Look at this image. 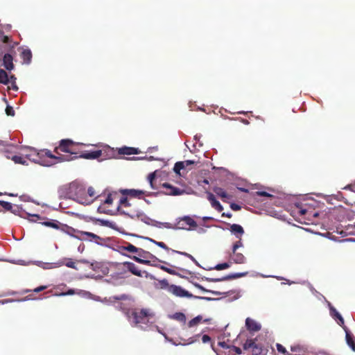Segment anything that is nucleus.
<instances>
[{"instance_id":"473e14b6","label":"nucleus","mask_w":355,"mask_h":355,"mask_svg":"<svg viewBox=\"0 0 355 355\" xmlns=\"http://www.w3.org/2000/svg\"><path fill=\"white\" fill-rule=\"evenodd\" d=\"M202 317L201 315H198V316L195 317L194 318H193L192 320H191L189 322V323H188L189 327H192L198 325L202 321Z\"/></svg>"},{"instance_id":"a18cd8bd","label":"nucleus","mask_w":355,"mask_h":355,"mask_svg":"<svg viewBox=\"0 0 355 355\" xmlns=\"http://www.w3.org/2000/svg\"><path fill=\"white\" fill-rule=\"evenodd\" d=\"M256 193L259 196L272 197L271 194L268 193L266 191H257Z\"/></svg>"},{"instance_id":"4468645a","label":"nucleus","mask_w":355,"mask_h":355,"mask_svg":"<svg viewBox=\"0 0 355 355\" xmlns=\"http://www.w3.org/2000/svg\"><path fill=\"white\" fill-rule=\"evenodd\" d=\"M121 265L124 268V270L130 272L132 274L137 277H142L141 270L134 263L130 261H125L122 263Z\"/></svg>"},{"instance_id":"3c124183","label":"nucleus","mask_w":355,"mask_h":355,"mask_svg":"<svg viewBox=\"0 0 355 355\" xmlns=\"http://www.w3.org/2000/svg\"><path fill=\"white\" fill-rule=\"evenodd\" d=\"M232 349L236 354H241L242 352L241 348L236 346H233Z\"/></svg>"},{"instance_id":"7ed1b4c3","label":"nucleus","mask_w":355,"mask_h":355,"mask_svg":"<svg viewBox=\"0 0 355 355\" xmlns=\"http://www.w3.org/2000/svg\"><path fill=\"white\" fill-rule=\"evenodd\" d=\"M17 44V42H13L10 37L4 35L3 32L0 31V55L4 53L3 65L8 71L14 69L12 53H15L14 49Z\"/></svg>"},{"instance_id":"a19ab883","label":"nucleus","mask_w":355,"mask_h":355,"mask_svg":"<svg viewBox=\"0 0 355 355\" xmlns=\"http://www.w3.org/2000/svg\"><path fill=\"white\" fill-rule=\"evenodd\" d=\"M64 264L68 268H71L73 269H77L76 267L75 262L73 261L71 259H67V261Z\"/></svg>"},{"instance_id":"9d476101","label":"nucleus","mask_w":355,"mask_h":355,"mask_svg":"<svg viewBox=\"0 0 355 355\" xmlns=\"http://www.w3.org/2000/svg\"><path fill=\"white\" fill-rule=\"evenodd\" d=\"M120 192L123 196H128L132 198H137L139 199L143 198L144 196H150V193L140 189H121Z\"/></svg>"},{"instance_id":"e433bc0d","label":"nucleus","mask_w":355,"mask_h":355,"mask_svg":"<svg viewBox=\"0 0 355 355\" xmlns=\"http://www.w3.org/2000/svg\"><path fill=\"white\" fill-rule=\"evenodd\" d=\"M276 347H277V351L279 352V353H282V354H284V355H291V354H289L287 350L286 349V348L281 344L279 343H277L276 345Z\"/></svg>"},{"instance_id":"412c9836","label":"nucleus","mask_w":355,"mask_h":355,"mask_svg":"<svg viewBox=\"0 0 355 355\" xmlns=\"http://www.w3.org/2000/svg\"><path fill=\"white\" fill-rule=\"evenodd\" d=\"M119 153L121 155H137L139 153V150L138 148H132V147H123L119 148Z\"/></svg>"},{"instance_id":"69168bd1","label":"nucleus","mask_w":355,"mask_h":355,"mask_svg":"<svg viewBox=\"0 0 355 355\" xmlns=\"http://www.w3.org/2000/svg\"><path fill=\"white\" fill-rule=\"evenodd\" d=\"M79 262L84 263H88L89 262L86 260H80Z\"/></svg>"},{"instance_id":"2f4dec72","label":"nucleus","mask_w":355,"mask_h":355,"mask_svg":"<svg viewBox=\"0 0 355 355\" xmlns=\"http://www.w3.org/2000/svg\"><path fill=\"white\" fill-rule=\"evenodd\" d=\"M171 318L183 323L186 322V316L183 313H175L171 316Z\"/></svg>"},{"instance_id":"a878e982","label":"nucleus","mask_w":355,"mask_h":355,"mask_svg":"<svg viewBox=\"0 0 355 355\" xmlns=\"http://www.w3.org/2000/svg\"><path fill=\"white\" fill-rule=\"evenodd\" d=\"M213 191L218 196L220 197L223 200L225 198H230V196L221 187H215L213 188Z\"/></svg>"},{"instance_id":"f8f14e48","label":"nucleus","mask_w":355,"mask_h":355,"mask_svg":"<svg viewBox=\"0 0 355 355\" xmlns=\"http://www.w3.org/2000/svg\"><path fill=\"white\" fill-rule=\"evenodd\" d=\"M244 349H252V355H259L262 352V346L255 343L254 340L249 339L243 345Z\"/></svg>"},{"instance_id":"09e8293b","label":"nucleus","mask_w":355,"mask_h":355,"mask_svg":"<svg viewBox=\"0 0 355 355\" xmlns=\"http://www.w3.org/2000/svg\"><path fill=\"white\" fill-rule=\"evenodd\" d=\"M211 339L210 336L208 335H203L202 337V341L204 343H209V342H211Z\"/></svg>"},{"instance_id":"20e7f679","label":"nucleus","mask_w":355,"mask_h":355,"mask_svg":"<svg viewBox=\"0 0 355 355\" xmlns=\"http://www.w3.org/2000/svg\"><path fill=\"white\" fill-rule=\"evenodd\" d=\"M119 198V194L116 191L109 193L105 200L101 199L103 202L98 207V212L108 215H114L120 211V205L114 203V200Z\"/></svg>"},{"instance_id":"dca6fc26","label":"nucleus","mask_w":355,"mask_h":355,"mask_svg":"<svg viewBox=\"0 0 355 355\" xmlns=\"http://www.w3.org/2000/svg\"><path fill=\"white\" fill-rule=\"evenodd\" d=\"M207 200L210 202L211 207L219 212L222 211L223 207L220 205V203L216 199L214 195L209 191H207Z\"/></svg>"},{"instance_id":"c9c22d12","label":"nucleus","mask_w":355,"mask_h":355,"mask_svg":"<svg viewBox=\"0 0 355 355\" xmlns=\"http://www.w3.org/2000/svg\"><path fill=\"white\" fill-rule=\"evenodd\" d=\"M150 241L153 242L157 246H159L167 251L171 250V249H170L164 242L156 241L153 239H150Z\"/></svg>"},{"instance_id":"cd10ccee","label":"nucleus","mask_w":355,"mask_h":355,"mask_svg":"<svg viewBox=\"0 0 355 355\" xmlns=\"http://www.w3.org/2000/svg\"><path fill=\"white\" fill-rule=\"evenodd\" d=\"M117 205H120V209L123 208H128L130 207V203L128 200L127 197H121L117 202Z\"/></svg>"},{"instance_id":"72a5a7b5","label":"nucleus","mask_w":355,"mask_h":355,"mask_svg":"<svg viewBox=\"0 0 355 355\" xmlns=\"http://www.w3.org/2000/svg\"><path fill=\"white\" fill-rule=\"evenodd\" d=\"M125 245H126V251H128V252H130V253H133V254L137 253L138 248L135 247V245H133L132 244H131L130 243H128V242H125Z\"/></svg>"},{"instance_id":"f704fd0d","label":"nucleus","mask_w":355,"mask_h":355,"mask_svg":"<svg viewBox=\"0 0 355 355\" xmlns=\"http://www.w3.org/2000/svg\"><path fill=\"white\" fill-rule=\"evenodd\" d=\"M162 270L168 272L170 275H180L178 272H177L174 269L166 267L164 266H160L159 267Z\"/></svg>"},{"instance_id":"ea45409f","label":"nucleus","mask_w":355,"mask_h":355,"mask_svg":"<svg viewBox=\"0 0 355 355\" xmlns=\"http://www.w3.org/2000/svg\"><path fill=\"white\" fill-rule=\"evenodd\" d=\"M12 147V145L8 144L7 142L0 140V150H3L6 148H11Z\"/></svg>"},{"instance_id":"5701e85b","label":"nucleus","mask_w":355,"mask_h":355,"mask_svg":"<svg viewBox=\"0 0 355 355\" xmlns=\"http://www.w3.org/2000/svg\"><path fill=\"white\" fill-rule=\"evenodd\" d=\"M331 313L334 318L335 320H338V324L344 329H347V327L345 326L344 319L342 315L335 309H331Z\"/></svg>"},{"instance_id":"2eb2a0df","label":"nucleus","mask_w":355,"mask_h":355,"mask_svg":"<svg viewBox=\"0 0 355 355\" xmlns=\"http://www.w3.org/2000/svg\"><path fill=\"white\" fill-rule=\"evenodd\" d=\"M245 327L250 332L259 331L261 328V325L259 323L251 319L250 318H246Z\"/></svg>"},{"instance_id":"6e6552de","label":"nucleus","mask_w":355,"mask_h":355,"mask_svg":"<svg viewBox=\"0 0 355 355\" xmlns=\"http://www.w3.org/2000/svg\"><path fill=\"white\" fill-rule=\"evenodd\" d=\"M168 291L176 297H188L191 298L193 297V295L189 293L187 291L184 290L180 286H177L175 284H171L168 286Z\"/></svg>"},{"instance_id":"39448f33","label":"nucleus","mask_w":355,"mask_h":355,"mask_svg":"<svg viewBox=\"0 0 355 355\" xmlns=\"http://www.w3.org/2000/svg\"><path fill=\"white\" fill-rule=\"evenodd\" d=\"M68 197L83 205H89L93 200L87 197L85 188L76 182H72L69 184Z\"/></svg>"},{"instance_id":"79ce46f5","label":"nucleus","mask_w":355,"mask_h":355,"mask_svg":"<svg viewBox=\"0 0 355 355\" xmlns=\"http://www.w3.org/2000/svg\"><path fill=\"white\" fill-rule=\"evenodd\" d=\"M6 113L8 116H13L15 115V111L12 107L8 105L6 108Z\"/></svg>"},{"instance_id":"864d4df0","label":"nucleus","mask_w":355,"mask_h":355,"mask_svg":"<svg viewBox=\"0 0 355 355\" xmlns=\"http://www.w3.org/2000/svg\"><path fill=\"white\" fill-rule=\"evenodd\" d=\"M199 336H200V334H197V335H196L195 337L190 338L189 339V344H191V343H193L194 342H196L197 340V338H198Z\"/></svg>"},{"instance_id":"6e6d98bb","label":"nucleus","mask_w":355,"mask_h":355,"mask_svg":"<svg viewBox=\"0 0 355 355\" xmlns=\"http://www.w3.org/2000/svg\"><path fill=\"white\" fill-rule=\"evenodd\" d=\"M161 284H162V286H167L168 288V286H170L168 284V281L166 279H163L162 281H161Z\"/></svg>"},{"instance_id":"e2e57ef3","label":"nucleus","mask_w":355,"mask_h":355,"mask_svg":"<svg viewBox=\"0 0 355 355\" xmlns=\"http://www.w3.org/2000/svg\"><path fill=\"white\" fill-rule=\"evenodd\" d=\"M189 259H191L192 261L196 262V260L195 259V258L191 255V254H189Z\"/></svg>"},{"instance_id":"b1692460","label":"nucleus","mask_w":355,"mask_h":355,"mask_svg":"<svg viewBox=\"0 0 355 355\" xmlns=\"http://www.w3.org/2000/svg\"><path fill=\"white\" fill-rule=\"evenodd\" d=\"M231 259L236 263L241 264L245 261V257L243 254L232 251V255Z\"/></svg>"},{"instance_id":"aec40b11","label":"nucleus","mask_w":355,"mask_h":355,"mask_svg":"<svg viewBox=\"0 0 355 355\" xmlns=\"http://www.w3.org/2000/svg\"><path fill=\"white\" fill-rule=\"evenodd\" d=\"M230 232L234 234L239 239H241V236L244 234V230L240 225L232 224L230 225Z\"/></svg>"},{"instance_id":"c756f323","label":"nucleus","mask_w":355,"mask_h":355,"mask_svg":"<svg viewBox=\"0 0 355 355\" xmlns=\"http://www.w3.org/2000/svg\"><path fill=\"white\" fill-rule=\"evenodd\" d=\"M8 83L9 79L7 72L3 69H0V83L7 85Z\"/></svg>"},{"instance_id":"f03ea898","label":"nucleus","mask_w":355,"mask_h":355,"mask_svg":"<svg viewBox=\"0 0 355 355\" xmlns=\"http://www.w3.org/2000/svg\"><path fill=\"white\" fill-rule=\"evenodd\" d=\"M23 155L30 161L44 166H51L67 159L63 157L55 156L48 149L38 150L32 147H26Z\"/></svg>"},{"instance_id":"393cba45","label":"nucleus","mask_w":355,"mask_h":355,"mask_svg":"<svg viewBox=\"0 0 355 355\" xmlns=\"http://www.w3.org/2000/svg\"><path fill=\"white\" fill-rule=\"evenodd\" d=\"M59 230L67 233L68 234L72 235L75 232H80V231H78L76 229L61 223Z\"/></svg>"},{"instance_id":"7c9ffc66","label":"nucleus","mask_w":355,"mask_h":355,"mask_svg":"<svg viewBox=\"0 0 355 355\" xmlns=\"http://www.w3.org/2000/svg\"><path fill=\"white\" fill-rule=\"evenodd\" d=\"M11 159L15 163V164H20L22 165H27L26 160L25 158L22 156L19 155H12L11 157Z\"/></svg>"},{"instance_id":"49530a36","label":"nucleus","mask_w":355,"mask_h":355,"mask_svg":"<svg viewBox=\"0 0 355 355\" xmlns=\"http://www.w3.org/2000/svg\"><path fill=\"white\" fill-rule=\"evenodd\" d=\"M46 288H47V286H40L39 287L34 288L33 290V291L35 293H39V292L42 291Z\"/></svg>"},{"instance_id":"f257e3e1","label":"nucleus","mask_w":355,"mask_h":355,"mask_svg":"<svg viewBox=\"0 0 355 355\" xmlns=\"http://www.w3.org/2000/svg\"><path fill=\"white\" fill-rule=\"evenodd\" d=\"M77 145L72 140L66 139H62L60 144L54 149L55 156H60L67 158L63 162H69L76 158L80 157L87 159H94L98 158L102 155V150H97L94 151H81L76 149Z\"/></svg>"},{"instance_id":"37998d69","label":"nucleus","mask_w":355,"mask_h":355,"mask_svg":"<svg viewBox=\"0 0 355 355\" xmlns=\"http://www.w3.org/2000/svg\"><path fill=\"white\" fill-rule=\"evenodd\" d=\"M243 246V243L241 241V239H239L238 241H236L234 245H233V247H232V251H236V250L239 248H241Z\"/></svg>"},{"instance_id":"8fccbe9b","label":"nucleus","mask_w":355,"mask_h":355,"mask_svg":"<svg viewBox=\"0 0 355 355\" xmlns=\"http://www.w3.org/2000/svg\"><path fill=\"white\" fill-rule=\"evenodd\" d=\"M74 293H75L74 290L69 289L66 293H60V295H73Z\"/></svg>"},{"instance_id":"4be33fe9","label":"nucleus","mask_w":355,"mask_h":355,"mask_svg":"<svg viewBox=\"0 0 355 355\" xmlns=\"http://www.w3.org/2000/svg\"><path fill=\"white\" fill-rule=\"evenodd\" d=\"M21 58L23 60V63L30 64L32 59V53L30 49H23L21 54Z\"/></svg>"},{"instance_id":"603ef678","label":"nucleus","mask_w":355,"mask_h":355,"mask_svg":"<svg viewBox=\"0 0 355 355\" xmlns=\"http://www.w3.org/2000/svg\"><path fill=\"white\" fill-rule=\"evenodd\" d=\"M171 251H172L173 252H174V253H178V254H182V255H184V256H185V257H189V255L190 254H188V253H187V252H180V251L175 250H171Z\"/></svg>"},{"instance_id":"c85d7f7f","label":"nucleus","mask_w":355,"mask_h":355,"mask_svg":"<svg viewBox=\"0 0 355 355\" xmlns=\"http://www.w3.org/2000/svg\"><path fill=\"white\" fill-rule=\"evenodd\" d=\"M346 331V340L349 347L352 348V349L355 350V340L354 338L349 334L347 331V328L345 329Z\"/></svg>"},{"instance_id":"13d9d810","label":"nucleus","mask_w":355,"mask_h":355,"mask_svg":"<svg viewBox=\"0 0 355 355\" xmlns=\"http://www.w3.org/2000/svg\"><path fill=\"white\" fill-rule=\"evenodd\" d=\"M222 216L227 217V218H231L232 216V215L231 213H223Z\"/></svg>"},{"instance_id":"4d7b16f0","label":"nucleus","mask_w":355,"mask_h":355,"mask_svg":"<svg viewBox=\"0 0 355 355\" xmlns=\"http://www.w3.org/2000/svg\"><path fill=\"white\" fill-rule=\"evenodd\" d=\"M291 351L292 352H300V347H291Z\"/></svg>"},{"instance_id":"4c0bfd02","label":"nucleus","mask_w":355,"mask_h":355,"mask_svg":"<svg viewBox=\"0 0 355 355\" xmlns=\"http://www.w3.org/2000/svg\"><path fill=\"white\" fill-rule=\"evenodd\" d=\"M116 250L119 253H121V254H123L124 256H127L128 257H131L130 256L127 255L126 254L124 253V251H126V245H125V243L124 245H118L116 246Z\"/></svg>"},{"instance_id":"bf43d9fd","label":"nucleus","mask_w":355,"mask_h":355,"mask_svg":"<svg viewBox=\"0 0 355 355\" xmlns=\"http://www.w3.org/2000/svg\"><path fill=\"white\" fill-rule=\"evenodd\" d=\"M299 213L300 214L301 216H304L306 214V209H300L299 210Z\"/></svg>"},{"instance_id":"58836bf2","label":"nucleus","mask_w":355,"mask_h":355,"mask_svg":"<svg viewBox=\"0 0 355 355\" xmlns=\"http://www.w3.org/2000/svg\"><path fill=\"white\" fill-rule=\"evenodd\" d=\"M230 266V263H223L217 264L214 267V269H216L217 270H223V269L228 268Z\"/></svg>"},{"instance_id":"052dcab7","label":"nucleus","mask_w":355,"mask_h":355,"mask_svg":"<svg viewBox=\"0 0 355 355\" xmlns=\"http://www.w3.org/2000/svg\"><path fill=\"white\" fill-rule=\"evenodd\" d=\"M194 286H195L196 288H199V289H201V290H202V291H205V288H203L200 284H199L196 283V284H194Z\"/></svg>"},{"instance_id":"a211bd4d","label":"nucleus","mask_w":355,"mask_h":355,"mask_svg":"<svg viewBox=\"0 0 355 355\" xmlns=\"http://www.w3.org/2000/svg\"><path fill=\"white\" fill-rule=\"evenodd\" d=\"M195 164V162L193 160H186L183 162H178L175 164L173 170L177 174H180V171L182 169L185 168L186 167Z\"/></svg>"},{"instance_id":"338daca9","label":"nucleus","mask_w":355,"mask_h":355,"mask_svg":"<svg viewBox=\"0 0 355 355\" xmlns=\"http://www.w3.org/2000/svg\"><path fill=\"white\" fill-rule=\"evenodd\" d=\"M31 291H32V290L26 289V290L23 291V292H22V293H28V292H31Z\"/></svg>"},{"instance_id":"ddd939ff","label":"nucleus","mask_w":355,"mask_h":355,"mask_svg":"<svg viewBox=\"0 0 355 355\" xmlns=\"http://www.w3.org/2000/svg\"><path fill=\"white\" fill-rule=\"evenodd\" d=\"M247 275V272H239V273H233L230 274L224 277H222L220 278H207V280L208 282H223V281H227L233 279H237L242 277H244Z\"/></svg>"},{"instance_id":"1a4fd4ad","label":"nucleus","mask_w":355,"mask_h":355,"mask_svg":"<svg viewBox=\"0 0 355 355\" xmlns=\"http://www.w3.org/2000/svg\"><path fill=\"white\" fill-rule=\"evenodd\" d=\"M162 187L165 189L164 193L168 196H180L185 193V190L173 187L171 184L164 182Z\"/></svg>"},{"instance_id":"423d86ee","label":"nucleus","mask_w":355,"mask_h":355,"mask_svg":"<svg viewBox=\"0 0 355 355\" xmlns=\"http://www.w3.org/2000/svg\"><path fill=\"white\" fill-rule=\"evenodd\" d=\"M153 314L150 309H135L128 311V318L132 319L135 324H147L149 322L150 318L153 317Z\"/></svg>"},{"instance_id":"0e129e2a","label":"nucleus","mask_w":355,"mask_h":355,"mask_svg":"<svg viewBox=\"0 0 355 355\" xmlns=\"http://www.w3.org/2000/svg\"><path fill=\"white\" fill-rule=\"evenodd\" d=\"M33 217H35V218H36L37 219H40V218H41V217H40L39 215H37V214L33 215Z\"/></svg>"},{"instance_id":"9b49d317","label":"nucleus","mask_w":355,"mask_h":355,"mask_svg":"<svg viewBox=\"0 0 355 355\" xmlns=\"http://www.w3.org/2000/svg\"><path fill=\"white\" fill-rule=\"evenodd\" d=\"M135 254L137 256H133L131 257L130 258H132L134 261H137V263L144 264L149 263V261L145 260L144 259L150 258L152 256V254L149 252H147L143 250L142 248H139L137 249V253Z\"/></svg>"},{"instance_id":"de8ad7c7","label":"nucleus","mask_w":355,"mask_h":355,"mask_svg":"<svg viewBox=\"0 0 355 355\" xmlns=\"http://www.w3.org/2000/svg\"><path fill=\"white\" fill-rule=\"evenodd\" d=\"M230 207L234 211H239L241 208L240 205H237L236 203H231Z\"/></svg>"},{"instance_id":"f3484780","label":"nucleus","mask_w":355,"mask_h":355,"mask_svg":"<svg viewBox=\"0 0 355 355\" xmlns=\"http://www.w3.org/2000/svg\"><path fill=\"white\" fill-rule=\"evenodd\" d=\"M80 233L82 235L87 236L89 238L90 241H94L96 243H97L98 245H103L106 241V240L105 239L101 238L99 236H98L94 233H92V232H80Z\"/></svg>"},{"instance_id":"0eeeda50","label":"nucleus","mask_w":355,"mask_h":355,"mask_svg":"<svg viewBox=\"0 0 355 355\" xmlns=\"http://www.w3.org/2000/svg\"><path fill=\"white\" fill-rule=\"evenodd\" d=\"M197 223L190 216H184L177 222L175 227L180 230H189L197 227Z\"/></svg>"},{"instance_id":"bb28decb","label":"nucleus","mask_w":355,"mask_h":355,"mask_svg":"<svg viewBox=\"0 0 355 355\" xmlns=\"http://www.w3.org/2000/svg\"><path fill=\"white\" fill-rule=\"evenodd\" d=\"M42 224L44 226L51 227L55 230H59L61 223L56 220H50L49 221L42 222Z\"/></svg>"},{"instance_id":"680f3d73","label":"nucleus","mask_w":355,"mask_h":355,"mask_svg":"<svg viewBox=\"0 0 355 355\" xmlns=\"http://www.w3.org/2000/svg\"><path fill=\"white\" fill-rule=\"evenodd\" d=\"M33 298L32 297L31 295H28L23 300H33Z\"/></svg>"},{"instance_id":"5fc2aeb1","label":"nucleus","mask_w":355,"mask_h":355,"mask_svg":"<svg viewBox=\"0 0 355 355\" xmlns=\"http://www.w3.org/2000/svg\"><path fill=\"white\" fill-rule=\"evenodd\" d=\"M3 150L5 151L6 154V157H7L8 159H11V157H12V156H10V150H9V148H6V149H4Z\"/></svg>"},{"instance_id":"c03bdc74","label":"nucleus","mask_w":355,"mask_h":355,"mask_svg":"<svg viewBox=\"0 0 355 355\" xmlns=\"http://www.w3.org/2000/svg\"><path fill=\"white\" fill-rule=\"evenodd\" d=\"M87 193L88 194V196L89 197L92 198V197H94L95 196L96 192H95V190H94V189L93 187H89L88 188V189H87V191L86 194Z\"/></svg>"},{"instance_id":"774afa93","label":"nucleus","mask_w":355,"mask_h":355,"mask_svg":"<svg viewBox=\"0 0 355 355\" xmlns=\"http://www.w3.org/2000/svg\"><path fill=\"white\" fill-rule=\"evenodd\" d=\"M243 122L244 123H245V124H248V123H249V122L248 121V120H245V119H243Z\"/></svg>"},{"instance_id":"6ab92c4d","label":"nucleus","mask_w":355,"mask_h":355,"mask_svg":"<svg viewBox=\"0 0 355 355\" xmlns=\"http://www.w3.org/2000/svg\"><path fill=\"white\" fill-rule=\"evenodd\" d=\"M161 172L159 171H154L153 173H150L148 175V180L149 182V184L150 185L151 189H158V186L157 184V178H158V175Z\"/></svg>"}]
</instances>
